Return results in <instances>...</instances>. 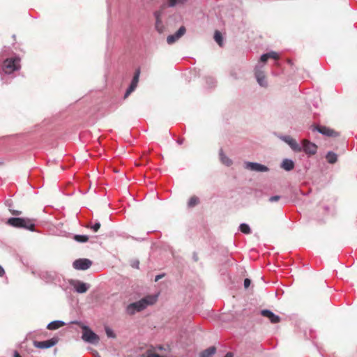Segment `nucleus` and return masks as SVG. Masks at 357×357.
<instances>
[{"mask_svg": "<svg viewBox=\"0 0 357 357\" xmlns=\"http://www.w3.org/2000/svg\"><path fill=\"white\" fill-rule=\"evenodd\" d=\"M158 296L149 295L142 298L139 301L132 303L126 307V312L129 315H133L137 312L144 310L147 306L153 305L156 303Z\"/></svg>", "mask_w": 357, "mask_h": 357, "instance_id": "f257e3e1", "label": "nucleus"}, {"mask_svg": "<svg viewBox=\"0 0 357 357\" xmlns=\"http://www.w3.org/2000/svg\"><path fill=\"white\" fill-rule=\"evenodd\" d=\"M7 223L14 227L23 228L30 231H34L35 228L33 220L29 218H10L8 220Z\"/></svg>", "mask_w": 357, "mask_h": 357, "instance_id": "f03ea898", "label": "nucleus"}, {"mask_svg": "<svg viewBox=\"0 0 357 357\" xmlns=\"http://www.w3.org/2000/svg\"><path fill=\"white\" fill-rule=\"evenodd\" d=\"M82 328V338L84 342L91 343L93 344H98L100 341L99 336L91 331L88 326L80 325Z\"/></svg>", "mask_w": 357, "mask_h": 357, "instance_id": "7ed1b4c3", "label": "nucleus"}, {"mask_svg": "<svg viewBox=\"0 0 357 357\" xmlns=\"http://www.w3.org/2000/svg\"><path fill=\"white\" fill-rule=\"evenodd\" d=\"M20 61L19 58L6 59L3 64V70L7 74L12 73L20 68Z\"/></svg>", "mask_w": 357, "mask_h": 357, "instance_id": "20e7f679", "label": "nucleus"}, {"mask_svg": "<svg viewBox=\"0 0 357 357\" xmlns=\"http://www.w3.org/2000/svg\"><path fill=\"white\" fill-rule=\"evenodd\" d=\"M68 283L73 287L74 290L79 294L86 293L90 285L78 280H68Z\"/></svg>", "mask_w": 357, "mask_h": 357, "instance_id": "39448f33", "label": "nucleus"}, {"mask_svg": "<svg viewBox=\"0 0 357 357\" xmlns=\"http://www.w3.org/2000/svg\"><path fill=\"white\" fill-rule=\"evenodd\" d=\"M91 265L92 261L89 259H78L73 264V266L75 269L82 271L89 268Z\"/></svg>", "mask_w": 357, "mask_h": 357, "instance_id": "423d86ee", "label": "nucleus"}, {"mask_svg": "<svg viewBox=\"0 0 357 357\" xmlns=\"http://www.w3.org/2000/svg\"><path fill=\"white\" fill-rule=\"evenodd\" d=\"M58 342V339L56 337H53L52 339L45 340V341H34L33 345L35 347L44 349H48L53 346H54Z\"/></svg>", "mask_w": 357, "mask_h": 357, "instance_id": "0eeeda50", "label": "nucleus"}, {"mask_svg": "<svg viewBox=\"0 0 357 357\" xmlns=\"http://www.w3.org/2000/svg\"><path fill=\"white\" fill-rule=\"evenodd\" d=\"M314 130L328 137H336L339 136V132L326 126H316Z\"/></svg>", "mask_w": 357, "mask_h": 357, "instance_id": "6e6552de", "label": "nucleus"}, {"mask_svg": "<svg viewBox=\"0 0 357 357\" xmlns=\"http://www.w3.org/2000/svg\"><path fill=\"white\" fill-rule=\"evenodd\" d=\"M245 168L255 172H268V168L263 165L257 162H245Z\"/></svg>", "mask_w": 357, "mask_h": 357, "instance_id": "1a4fd4ad", "label": "nucleus"}, {"mask_svg": "<svg viewBox=\"0 0 357 357\" xmlns=\"http://www.w3.org/2000/svg\"><path fill=\"white\" fill-rule=\"evenodd\" d=\"M139 70H136L135 75L132 78V82L125 93L124 98H127L130 96V94L136 89L139 82Z\"/></svg>", "mask_w": 357, "mask_h": 357, "instance_id": "9d476101", "label": "nucleus"}, {"mask_svg": "<svg viewBox=\"0 0 357 357\" xmlns=\"http://www.w3.org/2000/svg\"><path fill=\"white\" fill-rule=\"evenodd\" d=\"M303 149L306 153L314 155L317 152V146L315 144L310 142L307 139H303Z\"/></svg>", "mask_w": 357, "mask_h": 357, "instance_id": "9b49d317", "label": "nucleus"}, {"mask_svg": "<svg viewBox=\"0 0 357 357\" xmlns=\"http://www.w3.org/2000/svg\"><path fill=\"white\" fill-rule=\"evenodd\" d=\"M185 31L186 30L185 26H181L175 34L170 35L167 38V43L171 45L175 43L177 40H178L181 36H183L185 34Z\"/></svg>", "mask_w": 357, "mask_h": 357, "instance_id": "f8f14e48", "label": "nucleus"}, {"mask_svg": "<svg viewBox=\"0 0 357 357\" xmlns=\"http://www.w3.org/2000/svg\"><path fill=\"white\" fill-rule=\"evenodd\" d=\"M261 314L262 316L267 317L273 324H277L280 321L279 316L275 314L273 312L268 310H263L261 312Z\"/></svg>", "mask_w": 357, "mask_h": 357, "instance_id": "ddd939ff", "label": "nucleus"}, {"mask_svg": "<svg viewBox=\"0 0 357 357\" xmlns=\"http://www.w3.org/2000/svg\"><path fill=\"white\" fill-rule=\"evenodd\" d=\"M154 15L155 17V29L160 33H162L165 31V27L161 20V12L157 11Z\"/></svg>", "mask_w": 357, "mask_h": 357, "instance_id": "4468645a", "label": "nucleus"}, {"mask_svg": "<svg viewBox=\"0 0 357 357\" xmlns=\"http://www.w3.org/2000/svg\"><path fill=\"white\" fill-rule=\"evenodd\" d=\"M284 140L290 146V147L295 151L300 152L302 149L297 142L291 137H285Z\"/></svg>", "mask_w": 357, "mask_h": 357, "instance_id": "2eb2a0df", "label": "nucleus"}, {"mask_svg": "<svg viewBox=\"0 0 357 357\" xmlns=\"http://www.w3.org/2000/svg\"><path fill=\"white\" fill-rule=\"evenodd\" d=\"M216 351V348L215 347H211L204 351H202L199 357H213V356L215 354Z\"/></svg>", "mask_w": 357, "mask_h": 357, "instance_id": "dca6fc26", "label": "nucleus"}, {"mask_svg": "<svg viewBox=\"0 0 357 357\" xmlns=\"http://www.w3.org/2000/svg\"><path fill=\"white\" fill-rule=\"evenodd\" d=\"M255 76H256V78H257V80L258 82V83L262 86H266V80H265V75L264 74L263 72L261 71H257L255 73Z\"/></svg>", "mask_w": 357, "mask_h": 357, "instance_id": "f3484780", "label": "nucleus"}, {"mask_svg": "<svg viewBox=\"0 0 357 357\" xmlns=\"http://www.w3.org/2000/svg\"><path fill=\"white\" fill-rule=\"evenodd\" d=\"M65 326V323L61 321H54L50 323L47 326L49 330H56Z\"/></svg>", "mask_w": 357, "mask_h": 357, "instance_id": "a211bd4d", "label": "nucleus"}, {"mask_svg": "<svg viewBox=\"0 0 357 357\" xmlns=\"http://www.w3.org/2000/svg\"><path fill=\"white\" fill-rule=\"evenodd\" d=\"M281 167L287 171H290L294 169V164L292 160H289V159H285L283 160Z\"/></svg>", "mask_w": 357, "mask_h": 357, "instance_id": "6ab92c4d", "label": "nucleus"}, {"mask_svg": "<svg viewBox=\"0 0 357 357\" xmlns=\"http://www.w3.org/2000/svg\"><path fill=\"white\" fill-rule=\"evenodd\" d=\"M220 158L221 162L227 166H230L232 164L231 160L225 155L222 150L220 151Z\"/></svg>", "mask_w": 357, "mask_h": 357, "instance_id": "aec40b11", "label": "nucleus"}, {"mask_svg": "<svg viewBox=\"0 0 357 357\" xmlns=\"http://www.w3.org/2000/svg\"><path fill=\"white\" fill-rule=\"evenodd\" d=\"M326 160L328 161V163L330 164H334L337 162V155L336 153H335L334 152H332V151H330L327 153L326 156Z\"/></svg>", "mask_w": 357, "mask_h": 357, "instance_id": "412c9836", "label": "nucleus"}, {"mask_svg": "<svg viewBox=\"0 0 357 357\" xmlns=\"http://www.w3.org/2000/svg\"><path fill=\"white\" fill-rule=\"evenodd\" d=\"M199 203V197L194 195L190 198V199L188 202V206L189 208H192V207L197 206Z\"/></svg>", "mask_w": 357, "mask_h": 357, "instance_id": "4be33fe9", "label": "nucleus"}, {"mask_svg": "<svg viewBox=\"0 0 357 357\" xmlns=\"http://www.w3.org/2000/svg\"><path fill=\"white\" fill-rule=\"evenodd\" d=\"M214 39L215 42L220 46H222L223 38L221 33L219 31H215L214 33Z\"/></svg>", "mask_w": 357, "mask_h": 357, "instance_id": "5701e85b", "label": "nucleus"}, {"mask_svg": "<svg viewBox=\"0 0 357 357\" xmlns=\"http://www.w3.org/2000/svg\"><path fill=\"white\" fill-rule=\"evenodd\" d=\"M73 238L79 243H85L89 240V236L86 235H75Z\"/></svg>", "mask_w": 357, "mask_h": 357, "instance_id": "b1692460", "label": "nucleus"}, {"mask_svg": "<svg viewBox=\"0 0 357 357\" xmlns=\"http://www.w3.org/2000/svg\"><path fill=\"white\" fill-rule=\"evenodd\" d=\"M239 228L243 234H249L251 232L249 225L245 223L241 224Z\"/></svg>", "mask_w": 357, "mask_h": 357, "instance_id": "393cba45", "label": "nucleus"}, {"mask_svg": "<svg viewBox=\"0 0 357 357\" xmlns=\"http://www.w3.org/2000/svg\"><path fill=\"white\" fill-rule=\"evenodd\" d=\"M187 0H168L169 1V6L171 7L174 6L178 3H184Z\"/></svg>", "mask_w": 357, "mask_h": 357, "instance_id": "a878e982", "label": "nucleus"}, {"mask_svg": "<svg viewBox=\"0 0 357 357\" xmlns=\"http://www.w3.org/2000/svg\"><path fill=\"white\" fill-rule=\"evenodd\" d=\"M105 332H106V334L109 337H113L114 338L116 337L114 333L112 331V329H110L109 328L107 327L105 328Z\"/></svg>", "mask_w": 357, "mask_h": 357, "instance_id": "bb28decb", "label": "nucleus"}, {"mask_svg": "<svg viewBox=\"0 0 357 357\" xmlns=\"http://www.w3.org/2000/svg\"><path fill=\"white\" fill-rule=\"evenodd\" d=\"M146 357H162L160 356L158 354H155V352H153L151 351H148L146 354Z\"/></svg>", "mask_w": 357, "mask_h": 357, "instance_id": "cd10ccee", "label": "nucleus"}, {"mask_svg": "<svg viewBox=\"0 0 357 357\" xmlns=\"http://www.w3.org/2000/svg\"><path fill=\"white\" fill-rule=\"evenodd\" d=\"M267 54H268L269 58H271V59H273L275 60L278 59V58H279L278 54L275 52H269Z\"/></svg>", "mask_w": 357, "mask_h": 357, "instance_id": "c85d7f7f", "label": "nucleus"}, {"mask_svg": "<svg viewBox=\"0 0 357 357\" xmlns=\"http://www.w3.org/2000/svg\"><path fill=\"white\" fill-rule=\"evenodd\" d=\"M100 227V224L99 222L95 223L93 226H90V228L93 229V231L97 232Z\"/></svg>", "mask_w": 357, "mask_h": 357, "instance_id": "c756f323", "label": "nucleus"}, {"mask_svg": "<svg viewBox=\"0 0 357 357\" xmlns=\"http://www.w3.org/2000/svg\"><path fill=\"white\" fill-rule=\"evenodd\" d=\"M10 213L13 215H20L22 214V211L9 208Z\"/></svg>", "mask_w": 357, "mask_h": 357, "instance_id": "7c9ffc66", "label": "nucleus"}, {"mask_svg": "<svg viewBox=\"0 0 357 357\" xmlns=\"http://www.w3.org/2000/svg\"><path fill=\"white\" fill-rule=\"evenodd\" d=\"M280 197L278 195L273 196L269 198V202H278L280 200Z\"/></svg>", "mask_w": 357, "mask_h": 357, "instance_id": "2f4dec72", "label": "nucleus"}, {"mask_svg": "<svg viewBox=\"0 0 357 357\" xmlns=\"http://www.w3.org/2000/svg\"><path fill=\"white\" fill-rule=\"evenodd\" d=\"M269 59L268 54H264L261 56L260 61L261 62H265Z\"/></svg>", "mask_w": 357, "mask_h": 357, "instance_id": "473e14b6", "label": "nucleus"}, {"mask_svg": "<svg viewBox=\"0 0 357 357\" xmlns=\"http://www.w3.org/2000/svg\"><path fill=\"white\" fill-rule=\"evenodd\" d=\"M250 283H251L250 280V279H248V278H245V279L244 280V287H245V289L248 288V287H249V286L250 285Z\"/></svg>", "mask_w": 357, "mask_h": 357, "instance_id": "72a5a7b5", "label": "nucleus"}, {"mask_svg": "<svg viewBox=\"0 0 357 357\" xmlns=\"http://www.w3.org/2000/svg\"><path fill=\"white\" fill-rule=\"evenodd\" d=\"M92 354L95 357H100L98 352L96 350H92Z\"/></svg>", "mask_w": 357, "mask_h": 357, "instance_id": "f704fd0d", "label": "nucleus"}, {"mask_svg": "<svg viewBox=\"0 0 357 357\" xmlns=\"http://www.w3.org/2000/svg\"><path fill=\"white\" fill-rule=\"evenodd\" d=\"M5 274L4 269L0 266V277H2Z\"/></svg>", "mask_w": 357, "mask_h": 357, "instance_id": "c9c22d12", "label": "nucleus"}, {"mask_svg": "<svg viewBox=\"0 0 357 357\" xmlns=\"http://www.w3.org/2000/svg\"><path fill=\"white\" fill-rule=\"evenodd\" d=\"M163 277V275H158L155 277V281L157 282L158 281L160 278H162Z\"/></svg>", "mask_w": 357, "mask_h": 357, "instance_id": "e433bc0d", "label": "nucleus"}, {"mask_svg": "<svg viewBox=\"0 0 357 357\" xmlns=\"http://www.w3.org/2000/svg\"><path fill=\"white\" fill-rule=\"evenodd\" d=\"M13 357H22L17 351H15Z\"/></svg>", "mask_w": 357, "mask_h": 357, "instance_id": "4c0bfd02", "label": "nucleus"}, {"mask_svg": "<svg viewBox=\"0 0 357 357\" xmlns=\"http://www.w3.org/2000/svg\"><path fill=\"white\" fill-rule=\"evenodd\" d=\"M225 357H233V354L231 352H228Z\"/></svg>", "mask_w": 357, "mask_h": 357, "instance_id": "58836bf2", "label": "nucleus"}, {"mask_svg": "<svg viewBox=\"0 0 357 357\" xmlns=\"http://www.w3.org/2000/svg\"><path fill=\"white\" fill-rule=\"evenodd\" d=\"M12 37H13V41H14V43H15V42H16V36H15V35H13V36H12Z\"/></svg>", "mask_w": 357, "mask_h": 357, "instance_id": "ea45409f", "label": "nucleus"}, {"mask_svg": "<svg viewBox=\"0 0 357 357\" xmlns=\"http://www.w3.org/2000/svg\"><path fill=\"white\" fill-rule=\"evenodd\" d=\"M70 324H79L78 322H74V321L70 322Z\"/></svg>", "mask_w": 357, "mask_h": 357, "instance_id": "a19ab883", "label": "nucleus"}, {"mask_svg": "<svg viewBox=\"0 0 357 357\" xmlns=\"http://www.w3.org/2000/svg\"><path fill=\"white\" fill-rule=\"evenodd\" d=\"M3 165V161H0V165Z\"/></svg>", "mask_w": 357, "mask_h": 357, "instance_id": "79ce46f5", "label": "nucleus"}, {"mask_svg": "<svg viewBox=\"0 0 357 357\" xmlns=\"http://www.w3.org/2000/svg\"><path fill=\"white\" fill-rule=\"evenodd\" d=\"M68 166H69V165H70V160H68Z\"/></svg>", "mask_w": 357, "mask_h": 357, "instance_id": "37998d69", "label": "nucleus"}]
</instances>
